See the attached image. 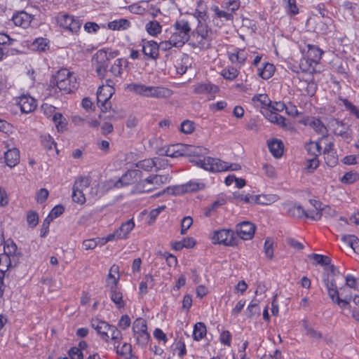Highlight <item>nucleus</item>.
<instances>
[{
	"label": "nucleus",
	"instance_id": "nucleus-20",
	"mask_svg": "<svg viewBox=\"0 0 359 359\" xmlns=\"http://www.w3.org/2000/svg\"><path fill=\"white\" fill-rule=\"evenodd\" d=\"M91 326L93 329H95L97 332L100 334V338L108 342L109 340V334H108L107 330L109 327V324L107 322L100 320L97 318L93 319L91 320Z\"/></svg>",
	"mask_w": 359,
	"mask_h": 359
},
{
	"label": "nucleus",
	"instance_id": "nucleus-42",
	"mask_svg": "<svg viewBox=\"0 0 359 359\" xmlns=\"http://www.w3.org/2000/svg\"><path fill=\"white\" fill-rule=\"evenodd\" d=\"M158 158H147L139 161L137 163V167L145 171H151L154 167H156L158 163Z\"/></svg>",
	"mask_w": 359,
	"mask_h": 359
},
{
	"label": "nucleus",
	"instance_id": "nucleus-63",
	"mask_svg": "<svg viewBox=\"0 0 359 359\" xmlns=\"http://www.w3.org/2000/svg\"><path fill=\"white\" fill-rule=\"evenodd\" d=\"M72 200L76 203L83 204L86 202V197L82 191H76L72 190Z\"/></svg>",
	"mask_w": 359,
	"mask_h": 359
},
{
	"label": "nucleus",
	"instance_id": "nucleus-17",
	"mask_svg": "<svg viewBox=\"0 0 359 359\" xmlns=\"http://www.w3.org/2000/svg\"><path fill=\"white\" fill-rule=\"evenodd\" d=\"M18 104L22 112L28 114L32 112L36 107V100L28 95H22L18 97Z\"/></svg>",
	"mask_w": 359,
	"mask_h": 359
},
{
	"label": "nucleus",
	"instance_id": "nucleus-23",
	"mask_svg": "<svg viewBox=\"0 0 359 359\" xmlns=\"http://www.w3.org/2000/svg\"><path fill=\"white\" fill-rule=\"evenodd\" d=\"M307 47L308 51L306 59H305L306 62L309 63V66H311L312 63L317 64L321 58L323 51L315 45L309 44Z\"/></svg>",
	"mask_w": 359,
	"mask_h": 359
},
{
	"label": "nucleus",
	"instance_id": "nucleus-40",
	"mask_svg": "<svg viewBox=\"0 0 359 359\" xmlns=\"http://www.w3.org/2000/svg\"><path fill=\"white\" fill-rule=\"evenodd\" d=\"M90 180L88 177L80 176L74 182L72 190L76 191H82L89 187Z\"/></svg>",
	"mask_w": 359,
	"mask_h": 359
},
{
	"label": "nucleus",
	"instance_id": "nucleus-8",
	"mask_svg": "<svg viewBox=\"0 0 359 359\" xmlns=\"http://www.w3.org/2000/svg\"><path fill=\"white\" fill-rule=\"evenodd\" d=\"M213 244H223L226 246L236 245L237 240L235 232L231 229H222L215 231L210 236Z\"/></svg>",
	"mask_w": 359,
	"mask_h": 359
},
{
	"label": "nucleus",
	"instance_id": "nucleus-51",
	"mask_svg": "<svg viewBox=\"0 0 359 359\" xmlns=\"http://www.w3.org/2000/svg\"><path fill=\"white\" fill-rule=\"evenodd\" d=\"M341 100L342 101L346 110L348 111L351 115L355 116V118L359 119V109L347 99H341Z\"/></svg>",
	"mask_w": 359,
	"mask_h": 359
},
{
	"label": "nucleus",
	"instance_id": "nucleus-18",
	"mask_svg": "<svg viewBox=\"0 0 359 359\" xmlns=\"http://www.w3.org/2000/svg\"><path fill=\"white\" fill-rule=\"evenodd\" d=\"M194 93L197 95H208L214 97V95L218 92L219 88L210 83H198L193 86Z\"/></svg>",
	"mask_w": 359,
	"mask_h": 359
},
{
	"label": "nucleus",
	"instance_id": "nucleus-47",
	"mask_svg": "<svg viewBox=\"0 0 359 359\" xmlns=\"http://www.w3.org/2000/svg\"><path fill=\"white\" fill-rule=\"evenodd\" d=\"M204 188L203 183L195 182H189L188 183L182 186V191L184 192H191L201 190Z\"/></svg>",
	"mask_w": 359,
	"mask_h": 359
},
{
	"label": "nucleus",
	"instance_id": "nucleus-32",
	"mask_svg": "<svg viewBox=\"0 0 359 359\" xmlns=\"http://www.w3.org/2000/svg\"><path fill=\"white\" fill-rule=\"evenodd\" d=\"M183 156L198 157L203 154L204 149L201 147H196L190 144H183Z\"/></svg>",
	"mask_w": 359,
	"mask_h": 359
},
{
	"label": "nucleus",
	"instance_id": "nucleus-60",
	"mask_svg": "<svg viewBox=\"0 0 359 359\" xmlns=\"http://www.w3.org/2000/svg\"><path fill=\"white\" fill-rule=\"evenodd\" d=\"M319 165V161L317 158L311 157L306 161V169L309 172H313Z\"/></svg>",
	"mask_w": 359,
	"mask_h": 359
},
{
	"label": "nucleus",
	"instance_id": "nucleus-31",
	"mask_svg": "<svg viewBox=\"0 0 359 359\" xmlns=\"http://www.w3.org/2000/svg\"><path fill=\"white\" fill-rule=\"evenodd\" d=\"M252 101L255 106L264 109V110L266 108L269 109L271 104V101L266 94L255 95L252 98Z\"/></svg>",
	"mask_w": 359,
	"mask_h": 359
},
{
	"label": "nucleus",
	"instance_id": "nucleus-37",
	"mask_svg": "<svg viewBox=\"0 0 359 359\" xmlns=\"http://www.w3.org/2000/svg\"><path fill=\"white\" fill-rule=\"evenodd\" d=\"M145 29L150 36H156L161 32L162 25L158 21L151 20L146 24Z\"/></svg>",
	"mask_w": 359,
	"mask_h": 359
},
{
	"label": "nucleus",
	"instance_id": "nucleus-29",
	"mask_svg": "<svg viewBox=\"0 0 359 359\" xmlns=\"http://www.w3.org/2000/svg\"><path fill=\"white\" fill-rule=\"evenodd\" d=\"M268 147L271 154L275 158H280L283 154V142L277 139H274L268 143Z\"/></svg>",
	"mask_w": 359,
	"mask_h": 359
},
{
	"label": "nucleus",
	"instance_id": "nucleus-64",
	"mask_svg": "<svg viewBox=\"0 0 359 359\" xmlns=\"http://www.w3.org/2000/svg\"><path fill=\"white\" fill-rule=\"evenodd\" d=\"M313 259L316 261V262L323 266H327L330 264V259L325 255H321L318 254H312Z\"/></svg>",
	"mask_w": 359,
	"mask_h": 359
},
{
	"label": "nucleus",
	"instance_id": "nucleus-36",
	"mask_svg": "<svg viewBox=\"0 0 359 359\" xmlns=\"http://www.w3.org/2000/svg\"><path fill=\"white\" fill-rule=\"evenodd\" d=\"M18 263H14L10 257L4 255H0V273H6L7 271L12 267L16 266Z\"/></svg>",
	"mask_w": 359,
	"mask_h": 359
},
{
	"label": "nucleus",
	"instance_id": "nucleus-39",
	"mask_svg": "<svg viewBox=\"0 0 359 359\" xmlns=\"http://www.w3.org/2000/svg\"><path fill=\"white\" fill-rule=\"evenodd\" d=\"M206 327L203 323L199 322L195 324L193 331V338L195 341L201 340L206 334Z\"/></svg>",
	"mask_w": 359,
	"mask_h": 359
},
{
	"label": "nucleus",
	"instance_id": "nucleus-48",
	"mask_svg": "<svg viewBox=\"0 0 359 359\" xmlns=\"http://www.w3.org/2000/svg\"><path fill=\"white\" fill-rule=\"evenodd\" d=\"M275 67L273 65L266 63L264 65L263 68L260 69L259 75L264 79H268L271 78L274 72Z\"/></svg>",
	"mask_w": 359,
	"mask_h": 359
},
{
	"label": "nucleus",
	"instance_id": "nucleus-7",
	"mask_svg": "<svg viewBox=\"0 0 359 359\" xmlns=\"http://www.w3.org/2000/svg\"><path fill=\"white\" fill-rule=\"evenodd\" d=\"M133 332L138 345L144 346L148 344L150 336L147 332V322L144 319L138 318L133 322Z\"/></svg>",
	"mask_w": 359,
	"mask_h": 359
},
{
	"label": "nucleus",
	"instance_id": "nucleus-1",
	"mask_svg": "<svg viewBox=\"0 0 359 359\" xmlns=\"http://www.w3.org/2000/svg\"><path fill=\"white\" fill-rule=\"evenodd\" d=\"M126 90L139 96L156 99L169 98L173 94V91L168 88L162 86H146L140 83L127 84Z\"/></svg>",
	"mask_w": 359,
	"mask_h": 359
},
{
	"label": "nucleus",
	"instance_id": "nucleus-19",
	"mask_svg": "<svg viewBox=\"0 0 359 359\" xmlns=\"http://www.w3.org/2000/svg\"><path fill=\"white\" fill-rule=\"evenodd\" d=\"M4 254L10 257L14 263H18L22 256L21 252L18 250L16 244L11 240L4 242Z\"/></svg>",
	"mask_w": 359,
	"mask_h": 359
},
{
	"label": "nucleus",
	"instance_id": "nucleus-38",
	"mask_svg": "<svg viewBox=\"0 0 359 359\" xmlns=\"http://www.w3.org/2000/svg\"><path fill=\"white\" fill-rule=\"evenodd\" d=\"M148 4L146 1H141L131 4L128 6V11L136 15H144L147 11Z\"/></svg>",
	"mask_w": 359,
	"mask_h": 359
},
{
	"label": "nucleus",
	"instance_id": "nucleus-9",
	"mask_svg": "<svg viewBox=\"0 0 359 359\" xmlns=\"http://www.w3.org/2000/svg\"><path fill=\"white\" fill-rule=\"evenodd\" d=\"M56 21L60 27L68 29L72 32H77L81 23L78 18L65 13H60L56 16Z\"/></svg>",
	"mask_w": 359,
	"mask_h": 359
},
{
	"label": "nucleus",
	"instance_id": "nucleus-12",
	"mask_svg": "<svg viewBox=\"0 0 359 359\" xmlns=\"http://www.w3.org/2000/svg\"><path fill=\"white\" fill-rule=\"evenodd\" d=\"M309 203L313 207V208L311 210H306V218L317 221L320 219L324 213L327 211H332L334 213L333 209H332L330 206H325L321 208V203L318 201L311 199L309 200Z\"/></svg>",
	"mask_w": 359,
	"mask_h": 359
},
{
	"label": "nucleus",
	"instance_id": "nucleus-53",
	"mask_svg": "<svg viewBox=\"0 0 359 359\" xmlns=\"http://www.w3.org/2000/svg\"><path fill=\"white\" fill-rule=\"evenodd\" d=\"M213 11L215 12V15L218 18H224L225 20L227 21H232L233 19V15L231 13L225 11L220 10L217 6H215L213 8Z\"/></svg>",
	"mask_w": 359,
	"mask_h": 359
},
{
	"label": "nucleus",
	"instance_id": "nucleus-4",
	"mask_svg": "<svg viewBox=\"0 0 359 359\" xmlns=\"http://www.w3.org/2000/svg\"><path fill=\"white\" fill-rule=\"evenodd\" d=\"M173 29L174 31L170 36L171 41L175 44V47H182L189 39L191 30L190 23L185 19H180L174 23Z\"/></svg>",
	"mask_w": 359,
	"mask_h": 359
},
{
	"label": "nucleus",
	"instance_id": "nucleus-43",
	"mask_svg": "<svg viewBox=\"0 0 359 359\" xmlns=\"http://www.w3.org/2000/svg\"><path fill=\"white\" fill-rule=\"evenodd\" d=\"M229 58L233 63L243 64L247 58V54L244 50H238L233 53H229Z\"/></svg>",
	"mask_w": 359,
	"mask_h": 359
},
{
	"label": "nucleus",
	"instance_id": "nucleus-62",
	"mask_svg": "<svg viewBox=\"0 0 359 359\" xmlns=\"http://www.w3.org/2000/svg\"><path fill=\"white\" fill-rule=\"evenodd\" d=\"M224 200H217L215 202H213L211 205L208 208H207L205 210L204 215L206 217H210L212 215V212H214L217 208L220 207L224 204Z\"/></svg>",
	"mask_w": 359,
	"mask_h": 359
},
{
	"label": "nucleus",
	"instance_id": "nucleus-50",
	"mask_svg": "<svg viewBox=\"0 0 359 359\" xmlns=\"http://www.w3.org/2000/svg\"><path fill=\"white\" fill-rule=\"evenodd\" d=\"M221 74L224 79L232 81L237 77L238 72L233 67H228L222 71Z\"/></svg>",
	"mask_w": 359,
	"mask_h": 359
},
{
	"label": "nucleus",
	"instance_id": "nucleus-54",
	"mask_svg": "<svg viewBox=\"0 0 359 359\" xmlns=\"http://www.w3.org/2000/svg\"><path fill=\"white\" fill-rule=\"evenodd\" d=\"M195 129L194 123L189 120H184L180 125V130L185 134H191Z\"/></svg>",
	"mask_w": 359,
	"mask_h": 359
},
{
	"label": "nucleus",
	"instance_id": "nucleus-21",
	"mask_svg": "<svg viewBox=\"0 0 359 359\" xmlns=\"http://www.w3.org/2000/svg\"><path fill=\"white\" fill-rule=\"evenodd\" d=\"M158 154L161 156H166L172 158L183 156L182 144H172L167 147L161 148Z\"/></svg>",
	"mask_w": 359,
	"mask_h": 359
},
{
	"label": "nucleus",
	"instance_id": "nucleus-6",
	"mask_svg": "<svg viewBox=\"0 0 359 359\" xmlns=\"http://www.w3.org/2000/svg\"><path fill=\"white\" fill-rule=\"evenodd\" d=\"M327 127L328 130H332L335 135L341 137L344 140L348 142L351 140L352 130L347 123L330 118L327 121Z\"/></svg>",
	"mask_w": 359,
	"mask_h": 359
},
{
	"label": "nucleus",
	"instance_id": "nucleus-26",
	"mask_svg": "<svg viewBox=\"0 0 359 359\" xmlns=\"http://www.w3.org/2000/svg\"><path fill=\"white\" fill-rule=\"evenodd\" d=\"M6 164L13 168L20 162V151L17 148L8 149L4 154Z\"/></svg>",
	"mask_w": 359,
	"mask_h": 359
},
{
	"label": "nucleus",
	"instance_id": "nucleus-3",
	"mask_svg": "<svg viewBox=\"0 0 359 359\" xmlns=\"http://www.w3.org/2000/svg\"><path fill=\"white\" fill-rule=\"evenodd\" d=\"M190 162L194 165L210 172H223L226 170H238L241 165L238 163H228L219 158H214L210 156L201 158H193Z\"/></svg>",
	"mask_w": 359,
	"mask_h": 359
},
{
	"label": "nucleus",
	"instance_id": "nucleus-13",
	"mask_svg": "<svg viewBox=\"0 0 359 359\" xmlns=\"http://www.w3.org/2000/svg\"><path fill=\"white\" fill-rule=\"evenodd\" d=\"M323 282L327 290L329 297L332 301L339 295L337 286L334 279V266H330V271L323 276Z\"/></svg>",
	"mask_w": 359,
	"mask_h": 359
},
{
	"label": "nucleus",
	"instance_id": "nucleus-22",
	"mask_svg": "<svg viewBox=\"0 0 359 359\" xmlns=\"http://www.w3.org/2000/svg\"><path fill=\"white\" fill-rule=\"evenodd\" d=\"M283 207L286 210L287 214L290 217L299 219L305 217L306 210L300 205L286 203L283 205Z\"/></svg>",
	"mask_w": 359,
	"mask_h": 359
},
{
	"label": "nucleus",
	"instance_id": "nucleus-11",
	"mask_svg": "<svg viewBox=\"0 0 359 359\" xmlns=\"http://www.w3.org/2000/svg\"><path fill=\"white\" fill-rule=\"evenodd\" d=\"M114 93V88L111 85H105L99 87L97 92V104L104 112L111 107L109 100Z\"/></svg>",
	"mask_w": 359,
	"mask_h": 359
},
{
	"label": "nucleus",
	"instance_id": "nucleus-52",
	"mask_svg": "<svg viewBox=\"0 0 359 359\" xmlns=\"http://www.w3.org/2000/svg\"><path fill=\"white\" fill-rule=\"evenodd\" d=\"M104 241H105V238L100 239L99 238L87 239L83 242V246L84 249L86 250H93L97 247V245H98L100 241H102V243H101V244H102Z\"/></svg>",
	"mask_w": 359,
	"mask_h": 359
},
{
	"label": "nucleus",
	"instance_id": "nucleus-24",
	"mask_svg": "<svg viewBox=\"0 0 359 359\" xmlns=\"http://www.w3.org/2000/svg\"><path fill=\"white\" fill-rule=\"evenodd\" d=\"M32 16L25 11L18 12L12 17V20L16 26L27 28L29 26L32 21Z\"/></svg>",
	"mask_w": 359,
	"mask_h": 359
},
{
	"label": "nucleus",
	"instance_id": "nucleus-25",
	"mask_svg": "<svg viewBox=\"0 0 359 359\" xmlns=\"http://www.w3.org/2000/svg\"><path fill=\"white\" fill-rule=\"evenodd\" d=\"M262 114L270 122L276 123L282 128L286 127L285 118L276 111H272L271 109H265V110L262 111Z\"/></svg>",
	"mask_w": 359,
	"mask_h": 359
},
{
	"label": "nucleus",
	"instance_id": "nucleus-2",
	"mask_svg": "<svg viewBox=\"0 0 359 359\" xmlns=\"http://www.w3.org/2000/svg\"><path fill=\"white\" fill-rule=\"evenodd\" d=\"M76 79L73 73L67 69H62L52 76L50 80V87H57L64 93H70L76 88Z\"/></svg>",
	"mask_w": 359,
	"mask_h": 359
},
{
	"label": "nucleus",
	"instance_id": "nucleus-61",
	"mask_svg": "<svg viewBox=\"0 0 359 359\" xmlns=\"http://www.w3.org/2000/svg\"><path fill=\"white\" fill-rule=\"evenodd\" d=\"M133 174V172H128L118 180V183L120 184V187L129 185L132 183Z\"/></svg>",
	"mask_w": 359,
	"mask_h": 359
},
{
	"label": "nucleus",
	"instance_id": "nucleus-49",
	"mask_svg": "<svg viewBox=\"0 0 359 359\" xmlns=\"http://www.w3.org/2000/svg\"><path fill=\"white\" fill-rule=\"evenodd\" d=\"M53 121L58 131H63V130L65 129L67 123L62 114L55 113L53 116Z\"/></svg>",
	"mask_w": 359,
	"mask_h": 359
},
{
	"label": "nucleus",
	"instance_id": "nucleus-5",
	"mask_svg": "<svg viewBox=\"0 0 359 359\" xmlns=\"http://www.w3.org/2000/svg\"><path fill=\"white\" fill-rule=\"evenodd\" d=\"M169 182L168 175H151L141 181L136 187L138 193H148L157 189Z\"/></svg>",
	"mask_w": 359,
	"mask_h": 359
},
{
	"label": "nucleus",
	"instance_id": "nucleus-35",
	"mask_svg": "<svg viewBox=\"0 0 359 359\" xmlns=\"http://www.w3.org/2000/svg\"><path fill=\"white\" fill-rule=\"evenodd\" d=\"M33 50L44 52L49 48V41L45 38H37L31 44Z\"/></svg>",
	"mask_w": 359,
	"mask_h": 359
},
{
	"label": "nucleus",
	"instance_id": "nucleus-10",
	"mask_svg": "<svg viewBox=\"0 0 359 359\" xmlns=\"http://www.w3.org/2000/svg\"><path fill=\"white\" fill-rule=\"evenodd\" d=\"M134 227L135 222L133 219L126 221V222L123 223L121 226L114 232L107 235L105 238V241L102 243V245H104L109 241L127 238L128 234Z\"/></svg>",
	"mask_w": 359,
	"mask_h": 359
},
{
	"label": "nucleus",
	"instance_id": "nucleus-16",
	"mask_svg": "<svg viewBox=\"0 0 359 359\" xmlns=\"http://www.w3.org/2000/svg\"><path fill=\"white\" fill-rule=\"evenodd\" d=\"M142 43L144 55L149 59H157L159 55L158 43L153 40L147 41L145 39H143Z\"/></svg>",
	"mask_w": 359,
	"mask_h": 359
},
{
	"label": "nucleus",
	"instance_id": "nucleus-44",
	"mask_svg": "<svg viewBox=\"0 0 359 359\" xmlns=\"http://www.w3.org/2000/svg\"><path fill=\"white\" fill-rule=\"evenodd\" d=\"M108 334H109V339L114 342V345L119 344L123 339L122 333L114 325H109V327L107 330Z\"/></svg>",
	"mask_w": 359,
	"mask_h": 359
},
{
	"label": "nucleus",
	"instance_id": "nucleus-27",
	"mask_svg": "<svg viewBox=\"0 0 359 359\" xmlns=\"http://www.w3.org/2000/svg\"><path fill=\"white\" fill-rule=\"evenodd\" d=\"M114 187L120 188V184L118 183V180H114L110 179L109 180L104 181L101 184L97 185L95 187H92L90 194L93 196H97L99 188L101 189V192L104 193Z\"/></svg>",
	"mask_w": 359,
	"mask_h": 359
},
{
	"label": "nucleus",
	"instance_id": "nucleus-30",
	"mask_svg": "<svg viewBox=\"0 0 359 359\" xmlns=\"http://www.w3.org/2000/svg\"><path fill=\"white\" fill-rule=\"evenodd\" d=\"M110 299L115 304L118 309H122L126 304L123 299V294L121 290L116 287L109 288Z\"/></svg>",
	"mask_w": 359,
	"mask_h": 359
},
{
	"label": "nucleus",
	"instance_id": "nucleus-56",
	"mask_svg": "<svg viewBox=\"0 0 359 359\" xmlns=\"http://www.w3.org/2000/svg\"><path fill=\"white\" fill-rule=\"evenodd\" d=\"M273 241L271 238H267L265 240L264 250L266 256L271 259L273 257Z\"/></svg>",
	"mask_w": 359,
	"mask_h": 359
},
{
	"label": "nucleus",
	"instance_id": "nucleus-33",
	"mask_svg": "<svg viewBox=\"0 0 359 359\" xmlns=\"http://www.w3.org/2000/svg\"><path fill=\"white\" fill-rule=\"evenodd\" d=\"M128 62L126 59L118 58L114 61V65L110 68V72L115 76H120L123 72V67H126Z\"/></svg>",
	"mask_w": 359,
	"mask_h": 359
},
{
	"label": "nucleus",
	"instance_id": "nucleus-46",
	"mask_svg": "<svg viewBox=\"0 0 359 359\" xmlns=\"http://www.w3.org/2000/svg\"><path fill=\"white\" fill-rule=\"evenodd\" d=\"M359 180V173L355 171H350L346 172L341 178V183L350 184Z\"/></svg>",
	"mask_w": 359,
	"mask_h": 359
},
{
	"label": "nucleus",
	"instance_id": "nucleus-55",
	"mask_svg": "<svg viewBox=\"0 0 359 359\" xmlns=\"http://www.w3.org/2000/svg\"><path fill=\"white\" fill-rule=\"evenodd\" d=\"M303 325H304V330L306 331V334L307 336H309L310 338H312V339H316V340L320 339L322 338V334L320 332L315 330L312 327H309L308 325L306 324V321H304Z\"/></svg>",
	"mask_w": 359,
	"mask_h": 359
},
{
	"label": "nucleus",
	"instance_id": "nucleus-15",
	"mask_svg": "<svg viewBox=\"0 0 359 359\" xmlns=\"http://www.w3.org/2000/svg\"><path fill=\"white\" fill-rule=\"evenodd\" d=\"M301 122L305 126H310L317 133L323 136H325L327 133V125L325 126L319 118L313 116H306Z\"/></svg>",
	"mask_w": 359,
	"mask_h": 359
},
{
	"label": "nucleus",
	"instance_id": "nucleus-57",
	"mask_svg": "<svg viewBox=\"0 0 359 359\" xmlns=\"http://www.w3.org/2000/svg\"><path fill=\"white\" fill-rule=\"evenodd\" d=\"M41 142L43 147L48 150L52 149L53 146L55 145L53 137L48 134L42 135L41 136Z\"/></svg>",
	"mask_w": 359,
	"mask_h": 359
},
{
	"label": "nucleus",
	"instance_id": "nucleus-59",
	"mask_svg": "<svg viewBox=\"0 0 359 359\" xmlns=\"http://www.w3.org/2000/svg\"><path fill=\"white\" fill-rule=\"evenodd\" d=\"M27 222L30 227H35L39 222L38 214L34 211H29L27 215Z\"/></svg>",
	"mask_w": 359,
	"mask_h": 359
},
{
	"label": "nucleus",
	"instance_id": "nucleus-41",
	"mask_svg": "<svg viewBox=\"0 0 359 359\" xmlns=\"http://www.w3.org/2000/svg\"><path fill=\"white\" fill-rule=\"evenodd\" d=\"M119 344H116L114 346L116 353L119 355L124 357L126 359H130L132 357V346L130 344L124 343L123 346L119 348Z\"/></svg>",
	"mask_w": 359,
	"mask_h": 359
},
{
	"label": "nucleus",
	"instance_id": "nucleus-45",
	"mask_svg": "<svg viewBox=\"0 0 359 359\" xmlns=\"http://www.w3.org/2000/svg\"><path fill=\"white\" fill-rule=\"evenodd\" d=\"M306 149L311 157L317 158L321 154V147L319 143L311 142L306 146Z\"/></svg>",
	"mask_w": 359,
	"mask_h": 359
},
{
	"label": "nucleus",
	"instance_id": "nucleus-28",
	"mask_svg": "<svg viewBox=\"0 0 359 359\" xmlns=\"http://www.w3.org/2000/svg\"><path fill=\"white\" fill-rule=\"evenodd\" d=\"M119 280L118 266L113 265L110 269L107 278V287L109 288L116 287Z\"/></svg>",
	"mask_w": 359,
	"mask_h": 359
},
{
	"label": "nucleus",
	"instance_id": "nucleus-34",
	"mask_svg": "<svg viewBox=\"0 0 359 359\" xmlns=\"http://www.w3.org/2000/svg\"><path fill=\"white\" fill-rule=\"evenodd\" d=\"M107 26L111 30H124L130 26V22L127 19L121 18L109 22Z\"/></svg>",
	"mask_w": 359,
	"mask_h": 359
},
{
	"label": "nucleus",
	"instance_id": "nucleus-58",
	"mask_svg": "<svg viewBox=\"0 0 359 359\" xmlns=\"http://www.w3.org/2000/svg\"><path fill=\"white\" fill-rule=\"evenodd\" d=\"M259 307L255 302H251L246 310V315L248 318H252L255 316H259Z\"/></svg>",
	"mask_w": 359,
	"mask_h": 359
},
{
	"label": "nucleus",
	"instance_id": "nucleus-14",
	"mask_svg": "<svg viewBox=\"0 0 359 359\" xmlns=\"http://www.w3.org/2000/svg\"><path fill=\"white\" fill-rule=\"evenodd\" d=\"M236 235L243 240H250L255 232V226L250 222L244 221L236 226Z\"/></svg>",
	"mask_w": 359,
	"mask_h": 359
}]
</instances>
